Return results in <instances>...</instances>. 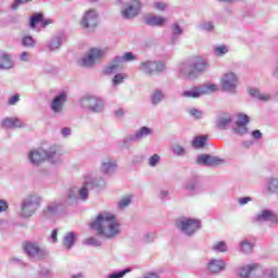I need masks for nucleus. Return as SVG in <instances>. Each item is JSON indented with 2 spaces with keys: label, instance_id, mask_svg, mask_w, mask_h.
<instances>
[{
  "label": "nucleus",
  "instance_id": "79ce46f5",
  "mask_svg": "<svg viewBox=\"0 0 278 278\" xmlns=\"http://www.w3.org/2000/svg\"><path fill=\"white\" fill-rule=\"evenodd\" d=\"M22 45L27 49H34V47H36V40H34V37L31 36H24L22 39Z\"/></svg>",
  "mask_w": 278,
  "mask_h": 278
},
{
  "label": "nucleus",
  "instance_id": "6ab92c4d",
  "mask_svg": "<svg viewBox=\"0 0 278 278\" xmlns=\"http://www.w3.org/2000/svg\"><path fill=\"white\" fill-rule=\"evenodd\" d=\"M225 266H226L225 261L213 258L207 262L206 269L210 275H220Z\"/></svg>",
  "mask_w": 278,
  "mask_h": 278
},
{
  "label": "nucleus",
  "instance_id": "09e8293b",
  "mask_svg": "<svg viewBox=\"0 0 278 278\" xmlns=\"http://www.w3.org/2000/svg\"><path fill=\"white\" fill-rule=\"evenodd\" d=\"M213 251H217V253H227V243L225 241H218L213 245Z\"/></svg>",
  "mask_w": 278,
  "mask_h": 278
},
{
  "label": "nucleus",
  "instance_id": "6e6d98bb",
  "mask_svg": "<svg viewBox=\"0 0 278 278\" xmlns=\"http://www.w3.org/2000/svg\"><path fill=\"white\" fill-rule=\"evenodd\" d=\"M265 278H278L277 268H270L265 271Z\"/></svg>",
  "mask_w": 278,
  "mask_h": 278
},
{
  "label": "nucleus",
  "instance_id": "13d9d810",
  "mask_svg": "<svg viewBox=\"0 0 278 278\" xmlns=\"http://www.w3.org/2000/svg\"><path fill=\"white\" fill-rule=\"evenodd\" d=\"M152 8L159 12H164L166 10V3L155 1L152 3Z\"/></svg>",
  "mask_w": 278,
  "mask_h": 278
},
{
  "label": "nucleus",
  "instance_id": "f03ea898",
  "mask_svg": "<svg viewBox=\"0 0 278 278\" xmlns=\"http://www.w3.org/2000/svg\"><path fill=\"white\" fill-rule=\"evenodd\" d=\"M210 70V60L197 56L182 64H180V75L185 79H197L202 73Z\"/></svg>",
  "mask_w": 278,
  "mask_h": 278
},
{
  "label": "nucleus",
  "instance_id": "6e6552de",
  "mask_svg": "<svg viewBox=\"0 0 278 278\" xmlns=\"http://www.w3.org/2000/svg\"><path fill=\"white\" fill-rule=\"evenodd\" d=\"M176 227L187 238H192L201 229V220L190 217H181L176 222Z\"/></svg>",
  "mask_w": 278,
  "mask_h": 278
},
{
  "label": "nucleus",
  "instance_id": "de8ad7c7",
  "mask_svg": "<svg viewBox=\"0 0 278 278\" xmlns=\"http://www.w3.org/2000/svg\"><path fill=\"white\" fill-rule=\"evenodd\" d=\"M214 53L217 58H223V55H226V53H229V48L227 46L215 47Z\"/></svg>",
  "mask_w": 278,
  "mask_h": 278
},
{
  "label": "nucleus",
  "instance_id": "aec40b11",
  "mask_svg": "<svg viewBox=\"0 0 278 278\" xmlns=\"http://www.w3.org/2000/svg\"><path fill=\"white\" fill-rule=\"evenodd\" d=\"M197 164H201L203 166H218V164H223V160L210 154H201L197 157Z\"/></svg>",
  "mask_w": 278,
  "mask_h": 278
},
{
  "label": "nucleus",
  "instance_id": "3c124183",
  "mask_svg": "<svg viewBox=\"0 0 278 278\" xmlns=\"http://www.w3.org/2000/svg\"><path fill=\"white\" fill-rule=\"evenodd\" d=\"M118 67H116V65H113L112 63H109L104 70L103 73L104 75H114V73H117Z\"/></svg>",
  "mask_w": 278,
  "mask_h": 278
},
{
  "label": "nucleus",
  "instance_id": "b1692460",
  "mask_svg": "<svg viewBox=\"0 0 278 278\" xmlns=\"http://www.w3.org/2000/svg\"><path fill=\"white\" fill-rule=\"evenodd\" d=\"M249 94L253 99H257V101H262L263 103H268V101H273V94L269 92H262L260 89L250 88Z\"/></svg>",
  "mask_w": 278,
  "mask_h": 278
},
{
  "label": "nucleus",
  "instance_id": "4d7b16f0",
  "mask_svg": "<svg viewBox=\"0 0 278 278\" xmlns=\"http://www.w3.org/2000/svg\"><path fill=\"white\" fill-rule=\"evenodd\" d=\"M131 204V197L127 195L118 202V207H127Z\"/></svg>",
  "mask_w": 278,
  "mask_h": 278
},
{
  "label": "nucleus",
  "instance_id": "0eeeda50",
  "mask_svg": "<svg viewBox=\"0 0 278 278\" xmlns=\"http://www.w3.org/2000/svg\"><path fill=\"white\" fill-rule=\"evenodd\" d=\"M23 250L31 262H42L49 257V251L37 242L26 241L23 244Z\"/></svg>",
  "mask_w": 278,
  "mask_h": 278
},
{
  "label": "nucleus",
  "instance_id": "5fc2aeb1",
  "mask_svg": "<svg viewBox=\"0 0 278 278\" xmlns=\"http://www.w3.org/2000/svg\"><path fill=\"white\" fill-rule=\"evenodd\" d=\"M125 81V75L124 74H116L113 77V86H118Z\"/></svg>",
  "mask_w": 278,
  "mask_h": 278
},
{
  "label": "nucleus",
  "instance_id": "423d86ee",
  "mask_svg": "<svg viewBox=\"0 0 278 278\" xmlns=\"http://www.w3.org/2000/svg\"><path fill=\"white\" fill-rule=\"evenodd\" d=\"M79 105L92 114H101L105 110V101L103 98L94 94L83 96L79 100Z\"/></svg>",
  "mask_w": 278,
  "mask_h": 278
},
{
  "label": "nucleus",
  "instance_id": "a878e982",
  "mask_svg": "<svg viewBox=\"0 0 278 278\" xmlns=\"http://www.w3.org/2000/svg\"><path fill=\"white\" fill-rule=\"evenodd\" d=\"M231 121L232 118L229 113H222L217 116L216 127H218V129H227V127L231 125Z\"/></svg>",
  "mask_w": 278,
  "mask_h": 278
},
{
  "label": "nucleus",
  "instance_id": "49530a36",
  "mask_svg": "<svg viewBox=\"0 0 278 278\" xmlns=\"http://www.w3.org/2000/svg\"><path fill=\"white\" fill-rule=\"evenodd\" d=\"M83 244H86L87 247H101L102 242L94 237H89L83 241Z\"/></svg>",
  "mask_w": 278,
  "mask_h": 278
},
{
  "label": "nucleus",
  "instance_id": "c85d7f7f",
  "mask_svg": "<svg viewBox=\"0 0 278 278\" xmlns=\"http://www.w3.org/2000/svg\"><path fill=\"white\" fill-rule=\"evenodd\" d=\"M168 20L160 15H151L146 18V23L150 27H162Z\"/></svg>",
  "mask_w": 278,
  "mask_h": 278
},
{
  "label": "nucleus",
  "instance_id": "dca6fc26",
  "mask_svg": "<svg viewBox=\"0 0 278 278\" xmlns=\"http://www.w3.org/2000/svg\"><path fill=\"white\" fill-rule=\"evenodd\" d=\"M236 88H238V75L233 72H228L222 77V89L225 92H236Z\"/></svg>",
  "mask_w": 278,
  "mask_h": 278
},
{
  "label": "nucleus",
  "instance_id": "680f3d73",
  "mask_svg": "<svg viewBox=\"0 0 278 278\" xmlns=\"http://www.w3.org/2000/svg\"><path fill=\"white\" fill-rule=\"evenodd\" d=\"M189 114L193 116V118H203V113L197 109H190Z\"/></svg>",
  "mask_w": 278,
  "mask_h": 278
},
{
  "label": "nucleus",
  "instance_id": "338daca9",
  "mask_svg": "<svg viewBox=\"0 0 278 278\" xmlns=\"http://www.w3.org/2000/svg\"><path fill=\"white\" fill-rule=\"evenodd\" d=\"M170 192L168 191V189H162L160 191L159 198L164 200V199H168Z\"/></svg>",
  "mask_w": 278,
  "mask_h": 278
},
{
  "label": "nucleus",
  "instance_id": "2f4dec72",
  "mask_svg": "<svg viewBox=\"0 0 278 278\" xmlns=\"http://www.w3.org/2000/svg\"><path fill=\"white\" fill-rule=\"evenodd\" d=\"M265 188L269 194H278V178H269Z\"/></svg>",
  "mask_w": 278,
  "mask_h": 278
},
{
  "label": "nucleus",
  "instance_id": "603ef678",
  "mask_svg": "<svg viewBox=\"0 0 278 278\" xmlns=\"http://www.w3.org/2000/svg\"><path fill=\"white\" fill-rule=\"evenodd\" d=\"M123 62H136L138 60V56L134 54L132 52H126L124 55H122Z\"/></svg>",
  "mask_w": 278,
  "mask_h": 278
},
{
  "label": "nucleus",
  "instance_id": "e433bc0d",
  "mask_svg": "<svg viewBox=\"0 0 278 278\" xmlns=\"http://www.w3.org/2000/svg\"><path fill=\"white\" fill-rule=\"evenodd\" d=\"M232 131L236 136H247V134H249V127L242 124H235Z\"/></svg>",
  "mask_w": 278,
  "mask_h": 278
},
{
  "label": "nucleus",
  "instance_id": "bf43d9fd",
  "mask_svg": "<svg viewBox=\"0 0 278 278\" xmlns=\"http://www.w3.org/2000/svg\"><path fill=\"white\" fill-rule=\"evenodd\" d=\"M21 101V96L18 93L13 94L8 100V105H16Z\"/></svg>",
  "mask_w": 278,
  "mask_h": 278
},
{
  "label": "nucleus",
  "instance_id": "393cba45",
  "mask_svg": "<svg viewBox=\"0 0 278 278\" xmlns=\"http://www.w3.org/2000/svg\"><path fill=\"white\" fill-rule=\"evenodd\" d=\"M164 99H166V93H164V90L162 89H154L150 93V103L152 108H157V105H160Z\"/></svg>",
  "mask_w": 278,
  "mask_h": 278
},
{
  "label": "nucleus",
  "instance_id": "58836bf2",
  "mask_svg": "<svg viewBox=\"0 0 278 278\" xmlns=\"http://www.w3.org/2000/svg\"><path fill=\"white\" fill-rule=\"evenodd\" d=\"M43 15L42 13H35L33 16H30L29 20V27L30 29H36V26L38 23H42Z\"/></svg>",
  "mask_w": 278,
  "mask_h": 278
},
{
  "label": "nucleus",
  "instance_id": "cd10ccee",
  "mask_svg": "<svg viewBox=\"0 0 278 278\" xmlns=\"http://www.w3.org/2000/svg\"><path fill=\"white\" fill-rule=\"evenodd\" d=\"M254 247H255V241H253L251 239H242L239 242L240 252L244 253L245 255L253 253Z\"/></svg>",
  "mask_w": 278,
  "mask_h": 278
},
{
  "label": "nucleus",
  "instance_id": "a19ab883",
  "mask_svg": "<svg viewBox=\"0 0 278 278\" xmlns=\"http://www.w3.org/2000/svg\"><path fill=\"white\" fill-rule=\"evenodd\" d=\"M198 29H201L202 31H214V22L203 21L198 25Z\"/></svg>",
  "mask_w": 278,
  "mask_h": 278
},
{
  "label": "nucleus",
  "instance_id": "2eb2a0df",
  "mask_svg": "<svg viewBox=\"0 0 278 278\" xmlns=\"http://www.w3.org/2000/svg\"><path fill=\"white\" fill-rule=\"evenodd\" d=\"M253 223H270L271 225H277V212L270 208H263L253 217Z\"/></svg>",
  "mask_w": 278,
  "mask_h": 278
},
{
  "label": "nucleus",
  "instance_id": "f3484780",
  "mask_svg": "<svg viewBox=\"0 0 278 278\" xmlns=\"http://www.w3.org/2000/svg\"><path fill=\"white\" fill-rule=\"evenodd\" d=\"M66 91L59 92L50 102V110L53 114L60 115L64 112V105L67 101Z\"/></svg>",
  "mask_w": 278,
  "mask_h": 278
},
{
  "label": "nucleus",
  "instance_id": "1a4fd4ad",
  "mask_svg": "<svg viewBox=\"0 0 278 278\" xmlns=\"http://www.w3.org/2000/svg\"><path fill=\"white\" fill-rule=\"evenodd\" d=\"M105 55V50L101 48H91L85 56H83L78 64L84 68H92L97 62H101Z\"/></svg>",
  "mask_w": 278,
  "mask_h": 278
},
{
  "label": "nucleus",
  "instance_id": "864d4df0",
  "mask_svg": "<svg viewBox=\"0 0 278 278\" xmlns=\"http://www.w3.org/2000/svg\"><path fill=\"white\" fill-rule=\"evenodd\" d=\"M251 201H253L252 197H242L238 199V205H240V207H244V205H249Z\"/></svg>",
  "mask_w": 278,
  "mask_h": 278
},
{
  "label": "nucleus",
  "instance_id": "c9c22d12",
  "mask_svg": "<svg viewBox=\"0 0 278 278\" xmlns=\"http://www.w3.org/2000/svg\"><path fill=\"white\" fill-rule=\"evenodd\" d=\"M58 203L53 202L50 203L46 210H43V216H46V218H51V216H55L58 214Z\"/></svg>",
  "mask_w": 278,
  "mask_h": 278
},
{
  "label": "nucleus",
  "instance_id": "f8f14e48",
  "mask_svg": "<svg viewBox=\"0 0 278 278\" xmlns=\"http://www.w3.org/2000/svg\"><path fill=\"white\" fill-rule=\"evenodd\" d=\"M218 88L214 84H208L200 87H193L190 90H186L182 92V97L187 99H199L204 94H210V92H216Z\"/></svg>",
  "mask_w": 278,
  "mask_h": 278
},
{
  "label": "nucleus",
  "instance_id": "8fccbe9b",
  "mask_svg": "<svg viewBox=\"0 0 278 278\" xmlns=\"http://www.w3.org/2000/svg\"><path fill=\"white\" fill-rule=\"evenodd\" d=\"M155 238H157L155 232H146L142 237V242L151 244V242H155Z\"/></svg>",
  "mask_w": 278,
  "mask_h": 278
},
{
  "label": "nucleus",
  "instance_id": "ea45409f",
  "mask_svg": "<svg viewBox=\"0 0 278 278\" xmlns=\"http://www.w3.org/2000/svg\"><path fill=\"white\" fill-rule=\"evenodd\" d=\"M205 142H207V137L205 136H198L192 141V147L194 149H203L205 147Z\"/></svg>",
  "mask_w": 278,
  "mask_h": 278
},
{
  "label": "nucleus",
  "instance_id": "0e129e2a",
  "mask_svg": "<svg viewBox=\"0 0 278 278\" xmlns=\"http://www.w3.org/2000/svg\"><path fill=\"white\" fill-rule=\"evenodd\" d=\"M40 275L45 278L53 277V274L49 270V268H41Z\"/></svg>",
  "mask_w": 278,
  "mask_h": 278
},
{
  "label": "nucleus",
  "instance_id": "774afa93",
  "mask_svg": "<svg viewBox=\"0 0 278 278\" xmlns=\"http://www.w3.org/2000/svg\"><path fill=\"white\" fill-rule=\"evenodd\" d=\"M271 75H273V77H275V79H278V60L271 70Z\"/></svg>",
  "mask_w": 278,
  "mask_h": 278
},
{
  "label": "nucleus",
  "instance_id": "4be33fe9",
  "mask_svg": "<svg viewBox=\"0 0 278 278\" xmlns=\"http://www.w3.org/2000/svg\"><path fill=\"white\" fill-rule=\"evenodd\" d=\"M4 129H21L25 124L18 117H7L1 123Z\"/></svg>",
  "mask_w": 278,
  "mask_h": 278
},
{
  "label": "nucleus",
  "instance_id": "473e14b6",
  "mask_svg": "<svg viewBox=\"0 0 278 278\" xmlns=\"http://www.w3.org/2000/svg\"><path fill=\"white\" fill-rule=\"evenodd\" d=\"M172 153L176 157H186L188 155V150L179 143H175L172 146Z\"/></svg>",
  "mask_w": 278,
  "mask_h": 278
},
{
  "label": "nucleus",
  "instance_id": "7ed1b4c3",
  "mask_svg": "<svg viewBox=\"0 0 278 278\" xmlns=\"http://www.w3.org/2000/svg\"><path fill=\"white\" fill-rule=\"evenodd\" d=\"M55 155H58V148L52 146L47 150L39 149L29 151L27 160L33 166H40L45 160H48L51 164H59L60 159H56Z\"/></svg>",
  "mask_w": 278,
  "mask_h": 278
},
{
  "label": "nucleus",
  "instance_id": "e2e57ef3",
  "mask_svg": "<svg viewBox=\"0 0 278 278\" xmlns=\"http://www.w3.org/2000/svg\"><path fill=\"white\" fill-rule=\"evenodd\" d=\"M71 134H73V129H71V127H63L61 129V135L64 137V138H68V136H71Z\"/></svg>",
  "mask_w": 278,
  "mask_h": 278
},
{
  "label": "nucleus",
  "instance_id": "f257e3e1",
  "mask_svg": "<svg viewBox=\"0 0 278 278\" xmlns=\"http://www.w3.org/2000/svg\"><path fill=\"white\" fill-rule=\"evenodd\" d=\"M90 226L91 229L97 231L98 236H102L106 240H114L122 233L121 223L116 219V215L112 213H100Z\"/></svg>",
  "mask_w": 278,
  "mask_h": 278
},
{
  "label": "nucleus",
  "instance_id": "4c0bfd02",
  "mask_svg": "<svg viewBox=\"0 0 278 278\" xmlns=\"http://www.w3.org/2000/svg\"><path fill=\"white\" fill-rule=\"evenodd\" d=\"M85 179H88V181H90L91 190L92 188H105V179H103V177H99L94 179L87 177Z\"/></svg>",
  "mask_w": 278,
  "mask_h": 278
},
{
  "label": "nucleus",
  "instance_id": "bb28decb",
  "mask_svg": "<svg viewBox=\"0 0 278 278\" xmlns=\"http://www.w3.org/2000/svg\"><path fill=\"white\" fill-rule=\"evenodd\" d=\"M172 31V38H170V45H177L179 41V36L184 35V28L178 23H174L170 26Z\"/></svg>",
  "mask_w": 278,
  "mask_h": 278
},
{
  "label": "nucleus",
  "instance_id": "9d476101",
  "mask_svg": "<svg viewBox=\"0 0 278 278\" xmlns=\"http://www.w3.org/2000/svg\"><path fill=\"white\" fill-rule=\"evenodd\" d=\"M138 71L143 75H159V73L166 71V65L162 61L147 60L139 64Z\"/></svg>",
  "mask_w": 278,
  "mask_h": 278
},
{
  "label": "nucleus",
  "instance_id": "4468645a",
  "mask_svg": "<svg viewBox=\"0 0 278 278\" xmlns=\"http://www.w3.org/2000/svg\"><path fill=\"white\" fill-rule=\"evenodd\" d=\"M80 25L84 29H88V31H94L99 25V13L93 9L86 11L80 21Z\"/></svg>",
  "mask_w": 278,
  "mask_h": 278
},
{
  "label": "nucleus",
  "instance_id": "5701e85b",
  "mask_svg": "<svg viewBox=\"0 0 278 278\" xmlns=\"http://www.w3.org/2000/svg\"><path fill=\"white\" fill-rule=\"evenodd\" d=\"M14 68V59L12 54L0 52V71H10Z\"/></svg>",
  "mask_w": 278,
  "mask_h": 278
},
{
  "label": "nucleus",
  "instance_id": "20e7f679",
  "mask_svg": "<svg viewBox=\"0 0 278 278\" xmlns=\"http://www.w3.org/2000/svg\"><path fill=\"white\" fill-rule=\"evenodd\" d=\"M90 190H92V184L88 178H85V182L80 189L73 187L66 191L62 200V205H73V203H77L78 199L80 201H88V192Z\"/></svg>",
  "mask_w": 278,
  "mask_h": 278
},
{
  "label": "nucleus",
  "instance_id": "7c9ffc66",
  "mask_svg": "<svg viewBox=\"0 0 278 278\" xmlns=\"http://www.w3.org/2000/svg\"><path fill=\"white\" fill-rule=\"evenodd\" d=\"M75 238H77V233L75 232H67L63 238V247L67 251H71L73 247H75Z\"/></svg>",
  "mask_w": 278,
  "mask_h": 278
},
{
  "label": "nucleus",
  "instance_id": "412c9836",
  "mask_svg": "<svg viewBox=\"0 0 278 278\" xmlns=\"http://www.w3.org/2000/svg\"><path fill=\"white\" fill-rule=\"evenodd\" d=\"M184 190L189 192V194H199V192H201V182L199 178L193 177L188 179L184 185Z\"/></svg>",
  "mask_w": 278,
  "mask_h": 278
},
{
  "label": "nucleus",
  "instance_id": "39448f33",
  "mask_svg": "<svg viewBox=\"0 0 278 278\" xmlns=\"http://www.w3.org/2000/svg\"><path fill=\"white\" fill-rule=\"evenodd\" d=\"M42 198L38 193L27 194L20 204V215L22 218H31L36 212L40 208Z\"/></svg>",
  "mask_w": 278,
  "mask_h": 278
},
{
  "label": "nucleus",
  "instance_id": "a18cd8bd",
  "mask_svg": "<svg viewBox=\"0 0 278 278\" xmlns=\"http://www.w3.org/2000/svg\"><path fill=\"white\" fill-rule=\"evenodd\" d=\"M250 122H251V118L249 117V115H247L244 113H239L237 122L235 124L247 126V125H249Z\"/></svg>",
  "mask_w": 278,
  "mask_h": 278
},
{
  "label": "nucleus",
  "instance_id": "9b49d317",
  "mask_svg": "<svg viewBox=\"0 0 278 278\" xmlns=\"http://www.w3.org/2000/svg\"><path fill=\"white\" fill-rule=\"evenodd\" d=\"M141 10H142V2H140V0H131L124 4V8L121 11V15L126 21H131L140 15Z\"/></svg>",
  "mask_w": 278,
  "mask_h": 278
},
{
  "label": "nucleus",
  "instance_id": "ddd939ff",
  "mask_svg": "<svg viewBox=\"0 0 278 278\" xmlns=\"http://www.w3.org/2000/svg\"><path fill=\"white\" fill-rule=\"evenodd\" d=\"M238 275L241 278H261L264 277V269L257 263H253L239 267Z\"/></svg>",
  "mask_w": 278,
  "mask_h": 278
},
{
  "label": "nucleus",
  "instance_id": "a211bd4d",
  "mask_svg": "<svg viewBox=\"0 0 278 278\" xmlns=\"http://www.w3.org/2000/svg\"><path fill=\"white\" fill-rule=\"evenodd\" d=\"M118 170V162L112 157H105L100 163V173L106 177H112Z\"/></svg>",
  "mask_w": 278,
  "mask_h": 278
},
{
  "label": "nucleus",
  "instance_id": "052dcab7",
  "mask_svg": "<svg viewBox=\"0 0 278 278\" xmlns=\"http://www.w3.org/2000/svg\"><path fill=\"white\" fill-rule=\"evenodd\" d=\"M123 56H115L110 64H112L113 66H116V68H121V64H123Z\"/></svg>",
  "mask_w": 278,
  "mask_h": 278
},
{
  "label": "nucleus",
  "instance_id": "69168bd1",
  "mask_svg": "<svg viewBox=\"0 0 278 278\" xmlns=\"http://www.w3.org/2000/svg\"><path fill=\"white\" fill-rule=\"evenodd\" d=\"M23 3H27L25 0H14V2L11 5V9L18 10L20 5H23Z\"/></svg>",
  "mask_w": 278,
  "mask_h": 278
},
{
  "label": "nucleus",
  "instance_id": "72a5a7b5",
  "mask_svg": "<svg viewBox=\"0 0 278 278\" xmlns=\"http://www.w3.org/2000/svg\"><path fill=\"white\" fill-rule=\"evenodd\" d=\"M134 142H138L136 136L134 134L126 135L123 140L121 141L122 149H131Z\"/></svg>",
  "mask_w": 278,
  "mask_h": 278
},
{
  "label": "nucleus",
  "instance_id": "c03bdc74",
  "mask_svg": "<svg viewBox=\"0 0 278 278\" xmlns=\"http://www.w3.org/2000/svg\"><path fill=\"white\" fill-rule=\"evenodd\" d=\"M161 160L162 157L160 156V154H153L148 159V166H150V168H155V166L160 164Z\"/></svg>",
  "mask_w": 278,
  "mask_h": 278
},
{
  "label": "nucleus",
  "instance_id": "f704fd0d",
  "mask_svg": "<svg viewBox=\"0 0 278 278\" xmlns=\"http://www.w3.org/2000/svg\"><path fill=\"white\" fill-rule=\"evenodd\" d=\"M60 47H62V36L52 37L48 45L49 51H58Z\"/></svg>",
  "mask_w": 278,
  "mask_h": 278
},
{
  "label": "nucleus",
  "instance_id": "37998d69",
  "mask_svg": "<svg viewBox=\"0 0 278 278\" xmlns=\"http://www.w3.org/2000/svg\"><path fill=\"white\" fill-rule=\"evenodd\" d=\"M128 273H131V267H127L125 269L109 274L106 276V278H123L125 277V275H127Z\"/></svg>",
  "mask_w": 278,
  "mask_h": 278
},
{
  "label": "nucleus",
  "instance_id": "c756f323",
  "mask_svg": "<svg viewBox=\"0 0 278 278\" xmlns=\"http://www.w3.org/2000/svg\"><path fill=\"white\" fill-rule=\"evenodd\" d=\"M153 134V129L147 126H142L138 130L134 132L135 138L137 139V142H142L144 138H148V136H151Z\"/></svg>",
  "mask_w": 278,
  "mask_h": 278
}]
</instances>
